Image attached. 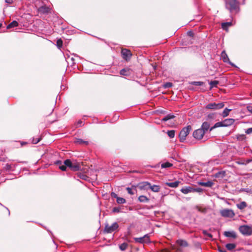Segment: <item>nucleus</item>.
Returning a JSON list of instances; mask_svg holds the SVG:
<instances>
[{
  "mask_svg": "<svg viewBox=\"0 0 252 252\" xmlns=\"http://www.w3.org/2000/svg\"><path fill=\"white\" fill-rule=\"evenodd\" d=\"M224 235L227 237H231L233 238H236L237 237L236 233L234 231H225Z\"/></svg>",
  "mask_w": 252,
  "mask_h": 252,
  "instance_id": "nucleus-15",
  "label": "nucleus"
},
{
  "mask_svg": "<svg viewBox=\"0 0 252 252\" xmlns=\"http://www.w3.org/2000/svg\"><path fill=\"white\" fill-rule=\"evenodd\" d=\"M224 127L229 126L235 122V120L232 118L226 119L222 121Z\"/></svg>",
  "mask_w": 252,
  "mask_h": 252,
  "instance_id": "nucleus-12",
  "label": "nucleus"
},
{
  "mask_svg": "<svg viewBox=\"0 0 252 252\" xmlns=\"http://www.w3.org/2000/svg\"><path fill=\"white\" fill-rule=\"evenodd\" d=\"M203 84L201 82H194V84L196 85H201Z\"/></svg>",
  "mask_w": 252,
  "mask_h": 252,
  "instance_id": "nucleus-51",
  "label": "nucleus"
},
{
  "mask_svg": "<svg viewBox=\"0 0 252 252\" xmlns=\"http://www.w3.org/2000/svg\"><path fill=\"white\" fill-rule=\"evenodd\" d=\"M64 164L66 165V167H68L71 169L73 163L71 161L70 159H66L64 161Z\"/></svg>",
  "mask_w": 252,
  "mask_h": 252,
  "instance_id": "nucleus-34",
  "label": "nucleus"
},
{
  "mask_svg": "<svg viewBox=\"0 0 252 252\" xmlns=\"http://www.w3.org/2000/svg\"><path fill=\"white\" fill-rule=\"evenodd\" d=\"M55 164L58 165H61L62 164V161L61 160H57L55 162Z\"/></svg>",
  "mask_w": 252,
  "mask_h": 252,
  "instance_id": "nucleus-50",
  "label": "nucleus"
},
{
  "mask_svg": "<svg viewBox=\"0 0 252 252\" xmlns=\"http://www.w3.org/2000/svg\"><path fill=\"white\" fill-rule=\"evenodd\" d=\"M193 191H192V192H202L203 189H201V188H193Z\"/></svg>",
  "mask_w": 252,
  "mask_h": 252,
  "instance_id": "nucleus-42",
  "label": "nucleus"
},
{
  "mask_svg": "<svg viewBox=\"0 0 252 252\" xmlns=\"http://www.w3.org/2000/svg\"><path fill=\"white\" fill-rule=\"evenodd\" d=\"M221 216L226 218H233L235 216L234 211L231 209H225L220 211Z\"/></svg>",
  "mask_w": 252,
  "mask_h": 252,
  "instance_id": "nucleus-8",
  "label": "nucleus"
},
{
  "mask_svg": "<svg viewBox=\"0 0 252 252\" xmlns=\"http://www.w3.org/2000/svg\"><path fill=\"white\" fill-rule=\"evenodd\" d=\"M5 2L8 4H11L12 2V0H5Z\"/></svg>",
  "mask_w": 252,
  "mask_h": 252,
  "instance_id": "nucleus-54",
  "label": "nucleus"
},
{
  "mask_svg": "<svg viewBox=\"0 0 252 252\" xmlns=\"http://www.w3.org/2000/svg\"><path fill=\"white\" fill-rule=\"evenodd\" d=\"M119 227V224L117 222H114L111 225L108 224H105L104 232L107 233H111L116 230Z\"/></svg>",
  "mask_w": 252,
  "mask_h": 252,
  "instance_id": "nucleus-5",
  "label": "nucleus"
},
{
  "mask_svg": "<svg viewBox=\"0 0 252 252\" xmlns=\"http://www.w3.org/2000/svg\"><path fill=\"white\" fill-rule=\"evenodd\" d=\"M231 25V23L226 22V23H222L221 27L223 29L226 30L228 26H230Z\"/></svg>",
  "mask_w": 252,
  "mask_h": 252,
  "instance_id": "nucleus-37",
  "label": "nucleus"
},
{
  "mask_svg": "<svg viewBox=\"0 0 252 252\" xmlns=\"http://www.w3.org/2000/svg\"><path fill=\"white\" fill-rule=\"evenodd\" d=\"M225 6L231 13H237L239 11V2L237 0H225Z\"/></svg>",
  "mask_w": 252,
  "mask_h": 252,
  "instance_id": "nucleus-1",
  "label": "nucleus"
},
{
  "mask_svg": "<svg viewBox=\"0 0 252 252\" xmlns=\"http://www.w3.org/2000/svg\"><path fill=\"white\" fill-rule=\"evenodd\" d=\"M174 117V115L172 114H168L167 115H166V116L162 118V121L166 122L169 120L173 119Z\"/></svg>",
  "mask_w": 252,
  "mask_h": 252,
  "instance_id": "nucleus-31",
  "label": "nucleus"
},
{
  "mask_svg": "<svg viewBox=\"0 0 252 252\" xmlns=\"http://www.w3.org/2000/svg\"><path fill=\"white\" fill-rule=\"evenodd\" d=\"M224 127V126H223V122L222 121V122H217L216 123L214 126L212 127H211L210 128V131H212L213 129H214V128H217V127Z\"/></svg>",
  "mask_w": 252,
  "mask_h": 252,
  "instance_id": "nucleus-24",
  "label": "nucleus"
},
{
  "mask_svg": "<svg viewBox=\"0 0 252 252\" xmlns=\"http://www.w3.org/2000/svg\"><path fill=\"white\" fill-rule=\"evenodd\" d=\"M248 110L252 114V106H249L247 107Z\"/></svg>",
  "mask_w": 252,
  "mask_h": 252,
  "instance_id": "nucleus-49",
  "label": "nucleus"
},
{
  "mask_svg": "<svg viewBox=\"0 0 252 252\" xmlns=\"http://www.w3.org/2000/svg\"><path fill=\"white\" fill-rule=\"evenodd\" d=\"M15 168V165L13 164L7 163L4 167V170L7 171H13Z\"/></svg>",
  "mask_w": 252,
  "mask_h": 252,
  "instance_id": "nucleus-18",
  "label": "nucleus"
},
{
  "mask_svg": "<svg viewBox=\"0 0 252 252\" xmlns=\"http://www.w3.org/2000/svg\"><path fill=\"white\" fill-rule=\"evenodd\" d=\"M176 243L178 246L181 247H187L188 246V242L183 239H178L176 241Z\"/></svg>",
  "mask_w": 252,
  "mask_h": 252,
  "instance_id": "nucleus-14",
  "label": "nucleus"
},
{
  "mask_svg": "<svg viewBox=\"0 0 252 252\" xmlns=\"http://www.w3.org/2000/svg\"><path fill=\"white\" fill-rule=\"evenodd\" d=\"M120 73L121 75L123 76H129L131 73L130 69L128 68L122 69Z\"/></svg>",
  "mask_w": 252,
  "mask_h": 252,
  "instance_id": "nucleus-16",
  "label": "nucleus"
},
{
  "mask_svg": "<svg viewBox=\"0 0 252 252\" xmlns=\"http://www.w3.org/2000/svg\"><path fill=\"white\" fill-rule=\"evenodd\" d=\"M113 212L119 213L120 212V209L118 207H114L112 209Z\"/></svg>",
  "mask_w": 252,
  "mask_h": 252,
  "instance_id": "nucleus-45",
  "label": "nucleus"
},
{
  "mask_svg": "<svg viewBox=\"0 0 252 252\" xmlns=\"http://www.w3.org/2000/svg\"><path fill=\"white\" fill-rule=\"evenodd\" d=\"M231 111V109H228V108H225L222 113V116L223 117V118H225L226 117H227L228 115H229V112Z\"/></svg>",
  "mask_w": 252,
  "mask_h": 252,
  "instance_id": "nucleus-29",
  "label": "nucleus"
},
{
  "mask_svg": "<svg viewBox=\"0 0 252 252\" xmlns=\"http://www.w3.org/2000/svg\"><path fill=\"white\" fill-rule=\"evenodd\" d=\"M219 84V81L214 80V81H211L209 84L210 85V90H211L213 88L217 87V85Z\"/></svg>",
  "mask_w": 252,
  "mask_h": 252,
  "instance_id": "nucleus-30",
  "label": "nucleus"
},
{
  "mask_svg": "<svg viewBox=\"0 0 252 252\" xmlns=\"http://www.w3.org/2000/svg\"><path fill=\"white\" fill-rule=\"evenodd\" d=\"M173 164L169 162H166L163 163L161 165V167L162 168H168L172 166Z\"/></svg>",
  "mask_w": 252,
  "mask_h": 252,
  "instance_id": "nucleus-33",
  "label": "nucleus"
},
{
  "mask_svg": "<svg viewBox=\"0 0 252 252\" xmlns=\"http://www.w3.org/2000/svg\"><path fill=\"white\" fill-rule=\"evenodd\" d=\"M134 240L136 243L140 244L150 243L151 242L149 234H145L141 237L134 238Z\"/></svg>",
  "mask_w": 252,
  "mask_h": 252,
  "instance_id": "nucleus-6",
  "label": "nucleus"
},
{
  "mask_svg": "<svg viewBox=\"0 0 252 252\" xmlns=\"http://www.w3.org/2000/svg\"><path fill=\"white\" fill-rule=\"evenodd\" d=\"M167 134L170 138H173L175 136V131L174 130H168Z\"/></svg>",
  "mask_w": 252,
  "mask_h": 252,
  "instance_id": "nucleus-38",
  "label": "nucleus"
},
{
  "mask_svg": "<svg viewBox=\"0 0 252 252\" xmlns=\"http://www.w3.org/2000/svg\"><path fill=\"white\" fill-rule=\"evenodd\" d=\"M220 57L223 62L228 63L232 66H234V64L230 61L225 51H223L221 52Z\"/></svg>",
  "mask_w": 252,
  "mask_h": 252,
  "instance_id": "nucleus-10",
  "label": "nucleus"
},
{
  "mask_svg": "<svg viewBox=\"0 0 252 252\" xmlns=\"http://www.w3.org/2000/svg\"><path fill=\"white\" fill-rule=\"evenodd\" d=\"M239 230L244 235L250 236L252 234V227L248 225H244L240 226Z\"/></svg>",
  "mask_w": 252,
  "mask_h": 252,
  "instance_id": "nucleus-3",
  "label": "nucleus"
},
{
  "mask_svg": "<svg viewBox=\"0 0 252 252\" xmlns=\"http://www.w3.org/2000/svg\"><path fill=\"white\" fill-rule=\"evenodd\" d=\"M138 200L140 202H148L149 201V199L145 195H140L138 197Z\"/></svg>",
  "mask_w": 252,
  "mask_h": 252,
  "instance_id": "nucleus-27",
  "label": "nucleus"
},
{
  "mask_svg": "<svg viewBox=\"0 0 252 252\" xmlns=\"http://www.w3.org/2000/svg\"><path fill=\"white\" fill-rule=\"evenodd\" d=\"M180 183L179 181H175L174 182L166 183V185L169 187L175 188L178 187Z\"/></svg>",
  "mask_w": 252,
  "mask_h": 252,
  "instance_id": "nucleus-20",
  "label": "nucleus"
},
{
  "mask_svg": "<svg viewBox=\"0 0 252 252\" xmlns=\"http://www.w3.org/2000/svg\"><path fill=\"white\" fill-rule=\"evenodd\" d=\"M225 247L228 250L232 251L236 248V245L235 244L229 243L227 244Z\"/></svg>",
  "mask_w": 252,
  "mask_h": 252,
  "instance_id": "nucleus-28",
  "label": "nucleus"
},
{
  "mask_svg": "<svg viewBox=\"0 0 252 252\" xmlns=\"http://www.w3.org/2000/svg\"><path fill=\"white\" fill-rule=\"evenodd\" d=\"M121 54L123 59L126 61L129 60L132 56V54L130 50L126 49H122Z\"/></svg>",
  "mask_w": 252,
  "mask_h": 252,
  "instance_id": "nucleus-9",
  "label": "nucleus"
},
{
  "mask_svg": "<svg viewBox=\"0 0 252 252\" xmlns=\"http://www.w3.org/2000/svg\"><path fill=\"white\" fill-rule=\"evenodd\" d=\"M213 184H214L213 183L212 181H209L207 182H199V185H200L202 186L206 187H212Z\"/></svg>",
  "mask_w": 252,
  "mask_h": 252,
  "instance_id": "nucleus-22",
  "label": "nucleus"
},
{
  "mask_svg": "<svg viewBox=\"0 0 252 252\" xmlns=\"http://www.w3.org/2000/svg\"><path fill=\"white\" fill-rule=\"evenodd\" d=\"M172 86V83L170 82H167L163 84V87L164 88H170Z\"/></svg>",
  "mask_w": 252,
  "mask_h": 252,
  "instance_id": "nucleus-40",
  "label": "nucleus"
},
{
  "mask_svg": "<svg viewBox=\"0 0 252 252\" xmlns=\"http://www.w3.org/2000/svg\"><path fill=\"white\" fill-rule=\"evenodd\" d=\"M59 168L62 171H65L66 169V166L64 164L63 165L62 164L59 166Z\"/></svg>",
  "mask_w": 252,
  "mask_h": 252,
  "instance_id": "nucleus-43",
  "label": "nucleus"
},
{
  "mask_svg": "<svg viewBox=\"0 0 252 252\" xmlns=\"http://www.w3.org/2000/svg\"><path fill=\"white\" fill-rule=\"evenodd\" d=\"M203 233L204 235H206V236H207L209 237L210 238H212V237H213L212 235L211 234H210V233H208V232H207V231L206 230H204V231H203Z\"/></svg>",
  "mask_w": 252,
  "mask_h": 252,
  "instance_id": "nucleus-44",
  "label": "nucleus"
},
{
  "mask_svg": "<svg viewBox=\"0 0 252 252\" xmlns=\"http://www.w3.org/2000/svg\"><path fill=\"white\" fill-rule=\"evenodd\" d=\"M210 124L208 122H204L202 124V126H201V129H202L204 130V132L205 133L208 130L211 128L210 127Z\"/></svg>",
  "mask_w": 252,
  "mask_h": 252,
  "instance_id": "nucleus-17",
  "label": "nucleus"
},
{
  "mask_svg": "<svg viewBox=\"0 0 252 252\" xmlns=\"http://www.w3.org/2000/svg\"><path fill=\"white\" fill-rule=\"evenodd\" d=\"M225 172L224 171H220L215 174V177H216V178H220V177L223 178L225 176Z\"/></svg>",
  "mask_w": 252,
  "mask_h": 252,
  "instance_id": "nucleus-32",
  "label": "nucleus"
},
{
  "mask_svg": "<svg viewBox=\"0 0 252 252\" xmlns=\"http://www.w3.org/2000/svg\"><path fill=\"white\" fill-rule=\"evenodd\" d=\"M126 190L129 194L131 195L134 194V192H133L132 189L130 188H127Z\"/></svg>",
  "mask_w": 252,
  "mask_h": 252,
  "instance_id": "nucleus-46",
  "label": "nucleus"
},
{
  "mask_svg": "<svg viewBox=\"0 0 252 252\" xmlns=\"http://www.w3.org/2000/svg\"><path fill=\"white\" fill-rule=\"evenodd\" d=\"M128 247V244L126 243H123L119 246V248L121 251L126 250Z\"/></svg>",
  "mask_w": 252,
  "mask_h": 252,
  "instance_id": "nucleus-35",
  "label": "nucleus"
},
{
  "mask_svg": "<svg viewBox=\"0 0 252 252\" xmlns=\"http://www.w3.org/2000/svg\"><path fill=\"white\" fill-rule=\"evenodd\" d=\"M18 26V23L16 21H13L7 26V29H9L12 28L16 27Z\"/></svg>",
  "mask_w": 252,
  "mask_h": 252,
  "instance_id": "nucleus-26",
  "label": "nucleus"
},
{
  "mask_svg": "<svg viewBox=\"0 0 252 252\" xmlns=\"http://www.w3.org/2000/svg\"><path fill=\"white\" fill-rule=\"evenodd\" d=\"M204 134L205 132L204 130L201 129L200 128L195 130L193 132V137L198 140H200L203 139Z\"/></svg>",
  "mask_w": 252,
  "mask_h": 252,
  "instance_id": "nucleus-7",
  "label": "nucleus"
},
{
  "mask_svg": "<svg viewBox=\"0 0 252 252\" xmlns=\"http://www.w3.org/2000/svg\"><path fill=\"white\" fill-rule=\"evenodd\" d=\"M236 206L238 209L242 210L247 207V204L246 202L242 201L240 203L237 204Z\"/></svg>",
  "mask_w": 252,
  "mask_h": 252,
  "instance_id": "nucleus-25",
  "label": "nucleus"
},
{
  "mask_svg": "<svg viewBox=\"0 0 252 252\" xmlns=\"http://www.w3.org/2000/svg\"><path fill=\"white\" fill-rule=\"evenodd\" d=\"M2 26V24L0 23V28Z\"/></svg>",
  "mask_w": 252,
  "mask_h": 252,
  "instance_id": "nucleus-58",
  "label": "nucleus"
},
{
  "mask_svg": "<svg viewBox=\"0 0 252 252\" xmlns=\"http://www.w3.org/2000/svg\"><path fill=\"white\" fill-rule=\"evenodd\" d=\"M74 142L75 143H76V144H84V145H87L89 144V142L88 141H84L83 139H80V138H76Z\"/></svg>",
  "mask_w": 252,
  "mask_h": 252,
  "instance_id": "nucleus-23",
  "label": "nucleus"
},
{
  "mask_svg": "<svg viewBox=\"0 0 252 252\" xmlns=\"http://www.w3.org/2000/svg\"><path fill=\"white\" fill-rule=\"evenodd\" d=\"M111 197H114V198H116V199H117V198L119 197L117 194H116L114 192H112L111 194Z\"/></svg>",
  "mask_w": 252,
  "mask_h": 252,
  "instance_id": "nucleus-48",
  "label": "nucleus"
},
{
  "mask_svg": "<svg viewBox=\"0 0 252 252\" xmlns=\"http://www.w3.org/2000/svg\"><path fill=\"white\" fill-rule=\"evenodd\" d=\"M191 129V126L189 125L184 127L181 130L179 133V138L181 142H183L186 140V137L189 134Z\"/></svg>",
  "mask_w": 252,
  "mask_h": 252,
  "instance_id": "nucleus-2",
  "label": "nucleus"
},
{
  "mask_svg": "<svg viewBox=\"0 0 252 252\" xmlns=\"http://www.w3.org/2000/svg\"><path fill=\"white\" fill-rule=\"evenodd\" d=\"M57 45L58 47H59V48L61 47L62 46V45H63V41H62V40L61 39L57 40Z\"/></svg>",
  "mask_w": 252,
  "mask_h": 252,
  "instance_id": "nucleus-41",
  "label": "nucleus"
},
{
  "mask_svg": "<svg viewBox=\"0 0 252 252\" xmlns=\"http://www.w3.org/2000/svg\"><path fill=\"white\" fill-rule=\"evenodd\" d=\"M39 11L43 13H48L50 11V8L46 6H42L39 8Z\"/></svg>",
  "mask_w": 252,
  "mask_h": 252,
  "instance_id": "nucleus-21",
  "label": "nucleus"
},
{
  "mask_svg": "<svg viewBox=\"0 0 252 252\" xmlns=\"http://www.w3.org/2000/svg\"><path fill=\"white\" fill-rule=\"evenodd\" d=\"M116 201L118 204H124L126 202V200L125 198L120 197H118Z\"/></svg>",
  "mask_w": 252,
  "mask_h": 252,
  "instance_id": "nucleus-36",
  "label": "nucleus"
},
{
  "mask_svg": "<svg viewBox=\"0 0 252 252\" xmlns=\"http://www.w3.org/2000/svg\"><path fill=\"white\" fill-rule=\"evenodd\" d=\"M193 188L190 186H186L181 189V191L184 194H187L190 192H192Z\"/></svg>",
  "mask_w": 252,
  "mask_h": 252,
  "instance_id": "nucleus-13",
  "label": "nucleus"
},
{
  "mask_svg": "<svg viewBox=\"0 0 252 252\" xmlns=\"http://www.w3.org/2000/svg\"><path fill=\"white\" fill-rule=\"evenodd\" d=\"M188 34L190 36H193V33L191 31H189V32H188Z\"/></svg>",
  "mask_w": 252,
  "mask_h": 252,
  "instance_id": "nucleus-55",
  "label": "nucleus"
},
{
  "mask_svg": "<svg viewBox=\"0 0 252 252\" xmlns=\"http://www.w3.org/2000/svg\"><path fill=\"white\" fill-rule=\"evenodd\" d=\"M245 132L247 134H251V133H252V127L248 128L246 130Z\"/></svg>",
  "mask_w": 252,
  "mask_h": 252,
  "instance_id": "nucleus-47",
  "label": "nucleus"
},
{
  "mask_svg": "<svg viewBox=\"0 0 252 252\" xmlns=\"http://www.w3.org/2000/svg\"><path fill=\"white\" fill-rule=\"evenodd\" d=\"M219 252H227L224 249H222L220 248H219Z\"/></svg>",
  "mask_w": 252,
  "mask_h": 252,
  "instance_id": "nucleus-52",
  "label": "nucleus"
},
{
  "mask_svg": "<svg viewBox=\"0 0 252 252\" xmlns=\"http://www.w3.org/2000/svg\"><path fill=\"white\" fill-rule=\"evenodd\" d=\"M224 106V104L223 102H220L218 103H216L215 102L210 103L208 104L206 106V108L207 109H212V110H219L220 109L222 108Z\"/></svg>",
  "mask_w": 252,
  "mask_h": 252,
  "instance_id": "nucleus-4",
  "label": "nucleus"
},
{
  "mask_svg": "<svg viewBox=\"0 0 252 252\" xmlns=\"http://www.w3.org/2000/svg\"><path fill=\"white\" fill-rule=\"evenodd\" d=\"M214 116V114H210L208 115V117L209 119H212Z\"/></svg>",
  "mask_w": 252,
  "mask_h": 252,
  "instance_id": "nucleus-53",
  "label": "nucleus"
},
{
  "mask_svg": "<svg viewBox=\"0 0 252 252\" xmlns=\"http://www.w3.org/2000/svg\"><path fill=\"white\" fill-rule=\"evenodd\" d=\"M150 189H151L153 192H158L159 191L160 187L158 185H150Z\"/></svg>",
  "mask_w": 252,
  "mask_h": 252,
  "instance_id": "nucleus-19",
  "label": "nucleus"
},
{
  "mask_svg": "<svg viewBox=\"0 0 252 252\" xmlns=\"http://www.w3.org/2000/svg\"><path fill=\"white\" fill-rule=\"evenodd\" d=\"M151 184L148 182H143L139 184V188L141 189L148 190L150 189Z\"/></svg>",
  "mask_w": 252,
  "mask_h": 252,
  "instance_id": "nucleus-11",
  "label": "nucleus"
},
{
  "mask_svg": "<svg viewBox=\"0 0 252 252\" xmlns=\"http://www.w3.org/2000/svg\"><path fill=\"white\" fill-rule=\"evenodd\" d=\"M82 121H79V122H78V124H77V125H78L79 126H81V124H82Z\"/></svg>",
  "mask_w": 252,
  "mask_h": 252,
  "instance_id": "nucleus-57",
  "label": "nucleus"
},
{
  "mask_svg": "<svg viewBox=\"0 0 252 252\" xmlns=\"http://www.w3.org/2000/svg\"><path fill=\"white\" fill-rule=\"evenodd\" d=\"M39 141V139H38V140H36H36H33L32 142H33V143H34V144H36V143H37Z\"/></svg>",
  "mask_w": 252,
  "mask_h": 252,
  "instance_id": "nucleus-56",
  "label": "nucleus"
},
{
  "mask_svg": "<svg viewBox=\"0 0 252 252\" xmlns=\"http://www.w3.org/2000/svg\"><path fill=\"white\" fill-rule=\"evenodd\" d=\"M79 168H80V167H79V165H78L76 163H75V164H73V165L71 168V169L73 171H78V170H79Z\"/></svg>",
  "mask_w": 252,
  "mask_h": 252,
  "instance_id": "nucleus-39",
  "label": "nucleus"
}]
</instances>
